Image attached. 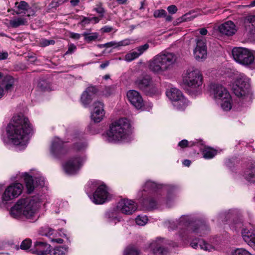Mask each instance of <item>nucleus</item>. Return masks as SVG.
<instances>
[{
  "label": "nucleus",
  "mask_w": 255,
  "mask_h": 255,
  "mask_svg": "<svg viewBox=\"0 0 255 255\" xmlns=\"http://www.w3.org/2000/svg\"><path fill=\"white\" fill-rule=\"evenodd\" d=\"M32 131L28 119L22 114L14 116L6 128L8 138L15 145L24 147L27 143L26 135Z\"/></svg>",
  "instance_id": "f257e3e1"
},
{
  "label": "nucleus",
  "mask_w": 255,
  "mask_h": 255,
  "mask_svg": "<svg viewBox=\"0 0 255 255\" xmlns=\"http://www.w3.org/2000/svg\"><path fill=\"white\" fill-rule=\"evenodd\" d=\"M176 60V56L172 53H160L149 61L148 68L153 73L162 75L171 69Z\"/></svg>",
  "instance_id": "f03ea898"
},
{
  "label": "nucleus",
  "mask_w": 255,
  "mask_h": 255,
  "mask_svg": "<svg viewBox=\"0 0 255 255\" xmlns=\"http://www.w3.org/2000/svg\"><path fill=\"white\" fill-rule=\"evenodd\" d=\"M36 210V203L30 197L21 199L11 208L10 213L13 218H17L22 215L27 219L32 218Z\"/></svg>",
  "instance_id": "7ed1b4c3"
},
{
  "label": "nucleus",
  "mask_w": 255,
  "mask_h": 255,
  "mask_svg": "<svg viewBox=\"0 0 255 255\" xmlns=\"http://www.w3.org/2000/svg\"><path fill=\"white\" fill-rule=\"evenodd\" d=\"M129 124L126 119H121L112 123L107 132L106 137L109 142L119 141L125 138Z\"/></svg>",
  "instance_id": "20e7f679"
},
{
  "label": "nucleus",
  "mask_w": 255,
  "mask_h": 255,
  "mask_svg": "<svg viewBox=\"0 0 255 255\" xmlns=\"http://www.w3.org/2000/svg\"><path fill=\"white\" fill-rule=\"evenodd\" d=\"M211 89L214 98L221 101L222 108L226 111L230 110L232 107V100L228 90L220 84L213 85Z\"/></svg>",
  "instance_id": "39448f33"
},
{
  "label": "nucleus",
  "mask_w": 255,
  "mask_h": 255,
  "mask_svg": "<svg viewBox=\"0 0 255 255\" xmlns=\"http://www.w3.org/2000/svg\"><path fill=\"white\" fill-rule=\"evenodd\" d=\"M232 54L238 63L255 68V57L251 51L242 47L235 48L232 50Z\"/></svg>",
  "instance_id": "423d86ee"
},
{
  "label": "nucleus",
  "mask_w": 255,
  "mask_h": 255,
  "mask_svg": "<svg viewBox=\"0 0 255 255\" xmlns=\"http://www.w3.org/2000/svg\"><path fill=\"white\" fill-rule=\"evenodd\" d=\"M183 80L191 89L199 90L203 83V77L198 69H188L185 74Z\"/></svg>",
  "instance_id": "0eeeda50"
},
{
  "label": "nucleus",
  "mask_w": 255,
  "mask_h": 255,
  "mask_svg": "<svg viewBox=\"0 0 255 255\" xmlns=\"http://www.w3.org/2000/svg\"><path fill=\"white\" fill-rule=\"evenodd\" d=\"M233 91L236 96L239 98L250 99L251 93L249 79L244 77L238 79L233 86Z\"/></svg>",
  "instance_id": "6e6552de"
},
{
  "label": "nucleus",
  "mask_w": 255,
  "mask_h": 255,
  "mask_svg": "<svg viewBox=\"0 0 255 255\" xmlns=\"http://www.w3.org/2000/svg\"><path fill=\"white\" fill-rule=\"evenodd\" d=\"M135 85L140 90L147 93L155 94L158 91L157 85L148 75L138 78L135 81Z\"/></svg>",
  "instance_id": "1a4fd4ad"
},
{
  "label": "nucleus",
  "mask_w": 255,
  "mask_h": 255,
  "mask_svg": "<svg viewBox=\"0 0 255 255\" xmlns=\"http://www.w3.org/2000/svg\"><path fill=\"white\" fill-rule=\"evenodd\" d=\"M23 185L19 183H13L8 186L2 195V200L9 201L18 197L22 193Z\"/></svg>",
  "instance_id": "9d476101"
},
{
  "label": "nucleus",
  "mask_w": 255,
  "mask_h": 255,
  "mask_svg": "<svg viewBox=\"0 0 255 255\" xmlns=\"http://www.w3.org/2000/svg\"><path fill=\"white\" fill-rule=\"evenodd\" d=\"M117 208L123 214L131 215L136 210L137 205L132 200L124 199L119 202Z\"/></svg>",
  "instance_id": "9b49d317"
},
{
  "label": "nucleus",
  "mask_w": 255,
  "mask_h": 255,
  "mask_svg": "<svg viewBox=\"0 0 255 255\" xmlns=\"http://www.w3.org/2000/svg\"><path fill=\"white\" fill-rule=\"evenodd\" d=\"M109 197L108 187L104 184L99 185L93 194V202L98 204L105 203Z\"/></svg>",
  "instance_id": "f8f14e48"
},
{
  "label": "nucleus",
  "mask_w": 255,
  "mask_h": 255,
  "mask_svg": "<svg viewBox=\"0 0 255 255\" xmlns=\"http://www.w3.org/2000/svg\"><path fill=\"white\" fill-rule=\"evenodd\" d=\"M83 161V159L79 156L71 158L65 163L64 169L68 174H74L81 167Z\"/></svg>",
  "instance_id": "ddd939ff"
},
{
  "label": "nucleus",
  "mask_w": 255,
  "mask_h": 255,
  "mask_svg": "<svg viewBox=\"0 0 255 255\" xmlns=\"http://www.w3.org/2000/svg\"><path fill=\"white\" fill-rule=\"evenodd\" d=\"M194 56L198 61H202L207 58V46L203 40L199 38L196 40V46L194 50Z\"/></svg>",
  "instance_id": "4468645a"
},
{
  "label": "nucleus",
  "mask_w": 255,
  "mask_h": 255,
  "mask_svg": "<svg viewBox=\"0 0 255 255\" xmlns=\"http://www.w3.org/2000/svg\"><path fill=\"white\" fill-rule=\"evenodd\" d=\"M127 96L130 103L137 109H140L144 106L143 99L137 91L129 90L127 92Z\"/></svg>",
  "instance_id": "2eb2a0df"
},
{
  "label": "nucleus",
  "mask_w": 255,
  "mask_h": 255,
  "mask_svg": "<svg viewBox=\"0 0 255 255\" xmlns=\"http://www.w3.org/2000/svg\"><path fill=\"white\" fill-rule=\"evenodd\" d=\"M94 110L91 118L95 123H99L105 115L104 104L101 101H96L93 104Z\"/></svg>",
  "instance_id": "dca6fc26"
},
{
  "label": "nucleus",
  "mask_w": 255,
  "mask_h": 255,
  "mask_svg": "<svg viewBox=\"0 0 255 255\" xmlns=\"http://www.w3.org/2000/svg\"><path fill=\"white\" fill-rule=\"evenodd\" d=\"M50 251V245L47 243L41 241H37L34 243L32 252L38 255H45L49 254Z\"/></svg>",
  "instance_id": "f3484780"
},
{
  "label": "nucleus",
  "mask_w": 255,
  "mask_h": 255,
  "mask_svg": "<svg viewBox=\"0 0 255 255\" xmlns=\"http://www.w3.org/2000/svg\"><path fill=\"white\" fill-rule=\"evenodd\" d=\"M163 240L161 239H157L150 245V248L155 255H167L168 254V251L163 247Z\"/></svg>",
  "instance_id": "a211bd4d"
},
{
  "label": "nucleus",
  "mask_w": 255,
  "mask_h": 255,
  "mask_svg": "<svg viewBox=\"0 0 255 255\" xmlns=\"http://www.w3.org/2000/svg\"><path fill=\"white\" fill-rule=\"evenodd\" d=\"M219 30L221 33L227 36H232L237 31V27L232 21H228L219 26Z\"/></svg>",
  "instance_id": "6ab92c4d"
},
{
  "label": "nucleus",
  "mask_w": 255,
  "mask_h": 255,
  "mask_svg": "<svg viewBox=\"0 0 255 255\" xmlns=\"http://www.w3.org/2000/svg\"><path fill=\"white\" fill-rule=\"evenodd\" d=\"M149 47V44L147 43L137 47L134 50L127 53L125 55V60L129 62L138 58L145 52Z\"/></svg>",
  "instance_id": "aec40b11"
},
{
  "label": "nucleus",
  "mask_w": 255,
  "mask_h": 255,
  "mask_svg": "<svg viewBox=\"0 0 255 255\" xmlns=\"http://www.w3.org/2000/svg\"><path fill=\"white\" fill-rule=\"evenodd\" d=\"M97 91V89L95 87L90 86L88 87L81 96V100L83 104L84 105H89Z\"/></svg>",
  "instance_id": "412c9836"
},
{
  "label": "nucleus",
  "mask_w": 255,
  "mask_h": 255,
  "mask_svg": "<svg viewBox=\"0 0 255 255\" xmlns=\"http://www.w3.org/2000/svg\"><path fill=\"white\" fill-rule=\"evenodd\" d=\"M15 12L17 14H25L27 16H29L30 14H33L30 12L31 10L29 5L25 1H21L19 2H16Z\"/></svg>",
  "instance_id": "4be33fe9"
},
{
  "label": "nucleus",
  "mask_w": 255,
  "mask_h": 255,
  "mask_svg": "<svg viewBox=\"0 0 255 255\" xmlns=\"http://www.w3.org/2000/svg\"><path fill=\"white\" fill-rule=\"evenodd\" d=\"M242 235L245 242L255 248V232L244 228L242 231Z\"/></svg>",
  "instance_id": "5701e85b"
},
{
  "label": "nucleus",
  "mask_w": 255,
  "mask_h": 255,
  "mask_svg": "<svg viewBox=\"0 0 255 255\" xmlns=\"http://www.w3.org/2000/svg\"><path fill=\"white\" fill-rule=\"evenodd\" d=\"M245 178L250 182H255V162L249 163L245 172Z\"/></svg>",
  "instance_id": "b1692460"
},
{
  "label": "nucleus",
  "mask_w": 255,
  "mask_h": 255,
  "mask_svg": "<svg viewBox=\"0 0 255 255\" xmlns=\"http://www.w3.org/2000/svg\"><path fill=\"white\" fill-rule=\"evenodd\" d=\"M166 95L171 100L174 101V103L183 96L182 92L175 88L168 89L166 91Z\"/></svg>",
  "instance_id": "393cba45"
},
{
  "label": "nucleus",
  "mask_w": 255,
  "mask_h": 255,
  "mask_svg": "<svg viewBox=\"0 0 255 255\" xmlns=\"http://www.w3.org/2000/svg\"><path fill=\"white\" fill-rule=\"evenodd\" d=\"M65 148V143L60 139L56 138L54 139L51 147L52 151L53 153L62 152Z\"/></svg>",
  "instance_id": "a878e982"
},
{
  "label": "nucleus",
  "mask_w": 255,
  "mask_h": 255,
  "mask_svg": "<svg viewBox=\"0 0 255 255\" xmlns=\"http://www.w3.org/2000/svg\"><path fill=\"white\" fill-rule=\"evenodd\" d=\"M189 102L184 96L173 103L174 106L180 111H184L188 105Z\"/></svg>",
  "instance_id": "bb28decb"
},
{
  "label": "nucleus",
  "mask_w": 255,
  "mask_h": 255,
  "mask_svg": "<svg viewBox=\"0 0 255 255\" xmlns=\"http://www.w3.org/2000/svg\"><path fill=\"white\" fill-rule=\"evenodd\" d=\"M27 21L26 18L18 17L13 18L9 21L10 25L13 28H16L21 25H26Z\"/></svg>",
  "instance_id": "cd10ccee"
},
{
  "label": "nucleus",
  "mask_w": 255,
  "mask_h": 255,
  "mask_svg": "<svg viewBox=\"0 0 255 255\" xmlns=\"http://www.w3.org/2000/svg\"><path fill=\"white\" fill-rule=\"evenodd\" d=\"M200 249H203L205 251H211L213 249V247L211 245L206 243L204 241H199L198 243L193 241L191 243L192 247L194 249H197L198 247V244Z\"/></svg>",
  "instance_id": "c85d7f7f"
},
{
  "label": "nucleus",
  "mask_w": 255,
  "mask_h": 255,
  "mask_svg": "<svg viewBox=\"0 0 255 255\" xmlns=\"http://www.w3.org/2000/svg\"><path fill=\"white\" fill-rule=\"evenodd\" d=\"M14 82V79L11 76L8 75L4 77L2 85L5 87V91H11L13 88Z\"/></svg>",
  "instance_id": "c756f323"
},
{
  "label": "nucleus",
  "mask_w": 255,
  "mask_h": 255,
  "mask_svg": "<svg viewBox=\"0 0 255 255\" xmlns=\"http://www.w3.org/2000/svg\"><path fill=\"white\" fill-rule=\"evenodd\" d=\"M24 180L26 185L27 192L30 193L34 189L33 180L32 177L27 173L23 175Z\"/></svg>",
  "instance_id": "7c9ffc66"
},
{
  "label": "nucleus",
  "mask_w": 255,
  "mask_h": 255,
  "mask_svg": "<svg viewBox=\"0 0 255 255\" xmlns=\"http://www.w3.org/2000/svg\"><path fill=\"white\" fill-rule=\"evenodd\" d=\"M202 153L204 158L210 159L213 158L217 153V151L210 147H205L203 149Z\"/></svg>",
  "instance_id": "2f4dec72"
},
{
  "label": "nucleus",
  "mask_w": 255,
  "mask_h": 255,
  "mask_svg": "<svg viewBox=\"0 0 255 255\" xmlns=\"http://www.w3.org/2000/svg\"><path fill=\"white\" fill-rule=\"evenodd\" d=\"M37 87L40 90L43 91H48L51 90L50 83L45 80H40L37 84Z\"/></svg>",
  "instance_id": "473e14b6"
},
{
  "label": "nucleus",
  "mask_w": 255,
  "mask_h": 255,
  "mask_svg": "<svg viewBox=\"0 0 255 255\" xmlns=\"http://www.w3.org/2000/svg\"><path fill=\"white\" fill-rule=\"evenodd\" d=\"M208 231V227L202 224H201L198 227L195 228L193 230L194 232L199 234L201 236L207 234Z\"/></svg>",
  "instance_id": "72a5a7b5"
},
{
  "label": "nucleus",
  "mask_w": 255,
  "mask_h": 255,
  "mask_svg": "<svg viewBox=\"0 0 255 255\" xmlns=\"http://www.w3.org/2000/svg\"><path fill=\"white\" fill-rule=\"evenodd\" d=\"M83 36H84L85 40L89 43L92 41L96 40L99 37V34L97 32L88 33L85 32L83 33Z\"/></svg>",
  "instance_id": "f704fd0d"
},
{
  "label": "nucleus",
  "mask_w": 255,
  "mask_h": 255,
  "mask_svg": "<svg viewBox=\"0 0 255 255\" xmlns=\"http://www.w3.org/2000/svg\"><path fill=\"white\" fill-rule=\"evenodd\" d=\"M157 188V185L156 183L153 181H148L145 183L143 187V190L144 191H154Z\"/></svg>",
  "instance_id": "c9c22d12"
},
{
  "label": "nucleus",
  "mask_w": 255,
  "mask_h": 255,
  "mask_svg": "<svg viewBox=\"0 0 255 255\" xmlns=\"http://www.w3.org/2000/svg\"><path fill=\"white\" fill-rule=\"evenodd\" d=\"M128 45V42L126 41H122L119 42L115 41H111L107 43L104 44V46L106 48H109L111 47H118L121 46H125Z\"/></svg>",
  "instance_id": "e433bc0d"
},
{
  "label": "nucleus",
  "mask_w": 255,
  "mask_h": 255,
  "mask_svg": "<svg viewBox=\"0 0 255 255\" xmlns=\"http://www.w3.org/2000/svg\"><path fill=\"white\" fill-rule=\"evenodd\" d=\"M139 251L134 246H129L125 251V255H139Z\"/></svg>",
  "instance_id": "4c0bfd02"
},
{
  "label": "nucleus",
  "mask_w": 255,
  "mask_h": 255,
  "mask_svg": "<svg viewBox=\"0 0 255 255\" xmlns=\"http://www.w3.org/2000/svg\"><path fill=\"white\" fill-rule=\"evenodd\" d=\"M231 255H252V254L245 249L238 248L232 251Z\"/></svg>",
  "instance_id": "58836bf2"
},
{
  "label": "nucleus",
  "mask_w": 255,
  "mask_h": 255,
  "mask_svg": "<svg viewBox=\"0 0 255 255\" xmlns=\"http://www.w3.org/2000/svg\"><path fill=\"white\" fill-rule=\"evenodd\" d=\"M66 250L62 247H57L55 248L50 252V255H65Z\"/></svg>",
  "instance_id": "ea45409f"
},
{
  "label": "nucleus",
  "mask_w": 255,
  "mask_h": 255,
  "mask_svg": "<svg viewBox=\"0 0 255 255\" xmlns=\"http://www.w3.org/2000/svg\"><path fill=\"white\" fill-rule=\"evenodd\" d=\"M94 10L99 14V17L101 18L104 17V14L105 13V10L103 7V4L102 2H99V3H98L96 5V7L94 8Z\"/></svg>",
  "instance_id": "a19ab883"
},
{
  "label": "nucleus",
  "mask_w": 255,
  "mask_h": 255,
  "mask_svg": "<svg viewBox=\"0 0 255 255\" xmlns=\"http://www.w3.org/2000/svg\"><path fill=\"white\" fill-rule=\"evenodd\" d=\"M148 219L146 216H138L136 219V223L140 226L144 225L147 222Z\"/></svg>",
  "instance_id": "79ce46f5"
},
{
  "label": "nucleus",
  "mask_w": 255,
  "mask_h": 255,
  "mask_svg": "<svg viewBox=\"0 0 255 255\" xmlns=\"http://www.w3.org/2000/svg\"><path fill=\"white\" fill-rule=\"evenodd\" d=\"M144 204L150 209H153L156 206V201L153 198L146 199L144 201Z\"/></svg>",
  "instance_id": "37998d69"
},
{
  "label": "nucleus",
  "mask_w": 255,
  "mask_h": 255,
  "mask_svg": "<svg viewBox=\"0 0 255 255\" xmlns=\"http://www.w3.org/2000/svg\"><path fill=\"white\" fill-rule=\"evenodd\" d=\"M194 145V143L192 141L189 142L186 139H183L178 143V146L181 148H184L187 147H191Z\"/></svg>",
  "instance_id": "c03bdc74"
},
{
  "label": "nucleus",
  "mask_w": 255,
  "mask_h": 255,
  "mask_svg": "<svg viewBox=\"0 0 255 255\" xmlns=\"http://www.w3.org/2000/svg\"><path fill=\"white\" fill-rule=\"evenodd\" d=\"M166 12L164 9H157L154 11L153 16L155 18L164 17L166 16Z\"/></svg>",
  "instance_id": "a18cd8bd"
},
{
  "label": "nucleus",
  "mask_w": 255,
  "mask_h": 255,
  "mask_svg": "<svg viewBox=\"0 0 255 255\" xmlns=\"http://www.w3.org/2000/svg\"><path fill=\"white\" fill-rule=\"evenodd\" d=\"M246 24H251L252 26H255V15H251L247 16L245 19Z\"/></svg>",
  "instance_id": "49530a36"
},
{
  "label": "nucleus",
  "mask_w": 255,
  "mask_h": 255,
  "mask_svg": "<svg viewBox=\"0 0 255 255\" xmlns=\"http://www.w3.org/2000/svg\"><path fill=\"white\" fill-rule=\"evenodd\" d=\"M31 245V241L29 239H25L22 241L20 245V248L22 250H27L28 249Z\"/></svg>",
  "instance_id": "de8ad7c7"
},
{
  "label": "nucleus",
  "mask_w": 255,
  "mask_h": 255,
  "mask_svg": "<svg viewBox=\"0 0 255 255\" xmlns=\"http://www.w3.org/2000/svg\"><path fill=\"white\" fill-rule=\"evenodd\" d=\"M55 41L53 40L42 39L40 42V45L42 47H45L49 45H53Z\"/></svg>",
  "instance_id": "09e8293b"
},
{
  "label": "nucleus",
  "mask_w": 255,
  "mask_h": 255,
  "mask_svg": "<svg viewBox=\"0 0 255 255\" xmlns=\"http://www.w3.org/2000/svg\"><path fill=\"white\" fill-rule=\"evenodd\" d=\"M187 16H188L187 14H185L183 16H182V17L178 18V19H177L175 21H174L173 22V24L174 25H177L178 24H179L183 21H187L188 20Z\"/></svg>",
  "instance_id": "8fccbe9b"
},
{
  "label": "nucleus",
  "mask_w": 255,
  "mask_h": 255,
  "mask_svg": "<svg viewBox=\"0 0 255 255\" xmlns=\"http://www.w3.org/2000/svg\"><path fill=\"white\" fill-rule=\"evenodd\" d=\"M167 10L169 13L171 14L175 13L177 11V8L175 5H171L167 7Z\"/></svg>",
  "instance_id": "3c124183"
},
{
  "label": "nucleus",
  "mask_w": 255,
  "mask_h": 255,
  "mask_svg": "<svg viewBox=\"0 0 255 255\" xmlns=\"http://www.w3.org/2000/svg\"><path fill=\"white\" fill-rule=\"evenodd\" d=\"M67 0H53L52 1V5L53 6L57 7Z\"/></svg>",
  "instance_id": "603ef678"
},
{
  "label": "nucleus",
  "mask_w": 255,
  "mask_h": 255,
  "mask_svg": "<svg viewBox=\"0 0 255 255\" xmlns=\"http://www.w3.org/2000/svg\"><path fill=\"white\" fill-rule=\"evenodd\" d=\"M76 49V47L73 44H70L68 46V50L66 52V54H69L73 53L75 50Z\"/></svg>",
  "instance_id": "864d4df0"
},
{
  "label": "nucleus",
  "mask_w": 255,
  "mask_h": 255,
  "mask_svg": "<svg viewBox=\"0 0 255 255\" xmlns=\"http://www.w3.org/2000/svg\"><path fill=\"white\" fill-rule=\"evenodd\" d=\"M69 37L72 39L78 40L81 37V34L74 32H70Z\"/></svg>",
  "instance_id": "5fc2aeb1"
},
{
  "label": "nucleus",
  "mask_w": 255,
  "mask_h": 255,
  "mask_svg": "<svg viewBox=\"0 0 255 255\" xmlns=\"http://www.w3.org/2000/svg\"><path fill=\"white\" fill-rule=\"evenodd\" d=\"M8 54L7 52H0V60L6 59Z\"/></svg>",
  "instance_id": "6e6d98bb"
},
{
  "label": "nucleus",
  "mask_w": 255,
  "mask_h": 255,
  "mask_svg": "<svg viewBox=\"0 0 255 255\" xmlns=\"http://www.w3.org/2000/svg\"><path fill=\"white\" fill-rule=\"evenodd\" d=\"M54 230L52 229L47 228L45 229V233L44 235L46 236H50L53 234Z\"/></svg>",
  "instance_id": "4d7b16f0"
},
{
  "label": "nucleus",
  "mask_w": 255,
  "mask_h": 255,
  "mask_svg": "<svg viewBox=\"0 0 255 255\" xmlns=\"http://www.w3.org/2000/svg\"><path fill=\"white\" fill-rule=\"evenodd\" d=\"M113 27L109 26H105L102 28V30L104 32H110L112 31Z\"/></svg>",
  "instance_id": "13d9d810"
},
{
  "label": "nucleus",
  "mask_w": 255,
  "mask_h": 255,
  "mask_svg": "<svg viewBox=\"0 0 255 255\" xmlns=\"http://www.w3.org/2000/svg\"><path fill=\"white\" fill-rule=\"evenodd\" d=\"M91 21V19L90 18L84 17L81 20V22L82 24H89Z\"/></svg>",
  "instance_id": "bf43d9fd"
},
{
  "label": "nucleus",
  "mask_w": 255,
  "mask_h": 255,
  "mask_svg": "<svg viewBox=\"0 0 255 255\" xmlns=\"http://www.w3.org/2000/svg\"><path fill=\"white\" fill-rule=\"evenodd\" d=\"M200 33L202 35H206L208 33V30L205 28H201L199 29Z\"/></svg>",
  "instance_id": "052dcab7"
},
{
  "label": "nucleus",
  "mask_w": 255,
  "mask_h": 255,
  "mask_svg": "<svg viewBox=\"0 0 255 255\" xmlns=\"http://www.w3.org/2000/svg\"><path fill=\"white\" fill-rule=\"evenodd\" d=\"M84 147V145L82 143H77L74 145V147L77 150H80Z\"/></svg>",
  "instance_id": "680f3d73"
},
{
  "label": "nucleus",
  "mask_w": 255,
  "mask_h": 255,
  "mask_svg": "<svg viewBox=\"0 0 255 255\" xmlns=\"http://www.w3.org/2000/svg\"><path fill=\"white\" fill-rule=\"evenodd\" d=\"M110 64L109 61H106L100 65V67L101 69H104L107 67Z\"/></svg>",
  "instance_id": "e2e57ef3"
},
{
  "label": "nucleus",
  "mask_w": 255,
  "mask_h": 255,
  "mask_svg": "<svg viewBox=\"0 0 255 255\" xmlns=\"http://www.w3.org/2000/svg\"><path fill=\"white\" fill-rule=\"evenodd\" d=\"M52 241L60 244H62L63 243V240L60 238L52 239Z\"/></svg>",
  "instance_id": "0e129e2a"
},
{
  "label": "nucleus",
  "mask_w": 255,
  "mask_h": 255,
  "mask_svg": "<svg viewBox=\"0 0 255 255\" xmlns=\"http://www.w3.org/2000/svg\"><path fill=\"white\" fill-rule=\"evenodd\" d=\"M80 0H71L70 3L72 6H76L78 5Z\"/></svg>",
  "instance_id": "69168bd1"
},
{
  "label": "nucleus",
  "mask_w": 255,
  "mask_h": 255,
  "mask_svg": "<svg viewBox=\"0 0 255 255\" xmlns=\"http://www.w3.org/2000/svg\"><path fill=\"white\" fill-rule=\"evenodd\" d=\"M119 4H124L127 3L128 0H117Z\"/></svg>",
  "instance_id": "338daca9"
},
{
  "label": "nucleus",
  "mask_w": 255,
  "mask_h": 255,
  "mask_svg": "<svg viewBox=\"0 0 255 255\" xmlns=\"http://www.w3.org/2000/svg\"><path fill=\"white\" fill-rule=\"evenodd\" d=\"M183 163L184 165L186 166H189L191 164V161L188 159H186L184 160Z\"/></svg>",
  "instance_id": "774afa93"
}]
</instances>
